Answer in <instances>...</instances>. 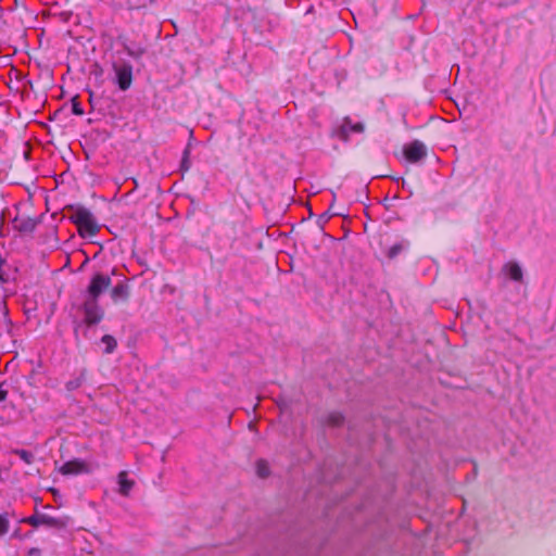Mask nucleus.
Instances as JSON below:
<instances>
[{"instance_id":"nucleus-1","label":"nucleus","mask_w":556,"mask_h":556,"mask_svg":"<svg viewBox=\"0 0 556 556\" xmlns=\"http://www.w3.org/2000/svg\"><path fill=\"white\" fill-rule=\"evenodd\" d=\"M73 220L78 228L79 235L84 238L93 237L99 230L96 218L87 208H78L73 215Z\"/></svg>"},{"instance_id":"nucleus-2","label":"nucleus","mask_w":556,"mask_h":556,"mask_svg":"<svg viewBox=\"0 0 556 556\" xmlns=\"http://www.w3.org/2000/svg\"><path fill=\"white\" fill-rule=\"evenodd\" d=\"M113 71L118 88L123 91L128 90L132 84V66L127 62L114 63Z\"/></svg>"},{"instance_id":"nucleus-3","label":"nucleus","mask_w":556,"mask_h":556,"mask_svg":"<svg viewBox=\"0 0 556 556\" xmlns=\"http://www.w3.org/2000/svg\"><path fill=\"white\" fill-rule=\"evenodd\" d=\"M111 285V278L103 274H97L88 287V298L98 300L99 295Z\"/></svg>"},{"instance_id":"nucleus-4","label":"nucleus","mask_w":556,"mask_h":556,"mask_svg":"<svg viewBox=\"0 0 556 556\" xmlns=\"http://www.w3.org/2000/svg\"><path fill=\"white\" fill-rule=\"evenodd\" d=\"M405 159L410 163H417L427 154L426 146L418 140L406 144L403 149Z\"/></svg>"},{"instance_id":"nucleus-5","label":"nucleus","mask_w":556,"mask_h":556,"mask_svg":"<svg viewBox=\"0 0 556 556\" xmlns=\"http://www.w3.org/2000/svg\"><path fill=\"white\" fill-rule=\"evenodd\" d=\"M85 319L89 325L98 324L102 317L103 312L98 305V300L88 298L84 304Z\"/></svg>"},{"instance_id":"nucleus-6","label":"nucleus","mask_w":556,"mask_h":556,"mask_svg":"<svg viewBox=\"0 0 556 556\" xmlns=\"http://www.w3.org/2000/svg\"><path fill=\"white\" fill-rule=\"evenodd\" d=\"M502 274L509 280L514 282H522L523 281V269L521 265L516 261H509L505 263L502 267Z\"/></svg>"},{"instance_id":"nucleus-7","label":"nucleus","mask_w":556,"mask_h":556,"mask_svg":"<svg viewBox=\"0 0 556 556\" xmlns=\"http://www.w3.org/2000/svg\"><path fill=\"white\" fill-rule=\"evenodd\" d=\"M89 471L90 469L87 463L80 459L68 460L60 467V472L65 476L87 473Z\"/></svg>"},{"instance_id":"nucleus-8","label":"nucleus","mask_w":556,"mask_h":556,"mask_svg":"<svg viewBox=\"0 0 556 556\" xmlns=\"http://www.w3.org/2000/svg\"><path fill=\"white\" fill-rule=\"evenodd\" d=\"M364 130V126L361 123H352L350 119H344L338 136L344 140L348 139L349 135L352 132H362Z\"/></svg>"},{"instance_id":"nucleus-9","label":"nucleus","mask_w":556,"mask_h":556,"mask_svg":"<svg viewBox=\"0 0 556 556\" xmlns=\"http://www.w3.org/2000/svg\"><path fill=\"white\" fill-rule=\"evenodd\" d=\"M118 492L124 495V496H127L130 492V490L132 489L135 482L132 480H129L127 478V472L126 471H121L118 473Z\"/></svg>"},{"instance_id":"nucleus-10","label":"nucleus","mask_w":556,"mask_h":556,"mask_svg":"<svg viewBox=\"0 0 556 556\" xmlns=\"http://www.w3.org/2000/svg\"><path fill=\"white\" fill-rule=\"evenodd\" d=\"M26 522L34 527H38L40 525H47V526H56L58 525L56 519H54L53 517L47 516V515L28 517L26 519Z\"/></svg>"},{"instance_id":"nucleus-11","label":"nucleus","mask_w":556,"mask_h":556,"mask_svg":"<svg viewBox=\"0 0 556 556\" xmlns=\"http://www.w3.org/2000/svg\"><path fill=\"white\" fill-rule=\"evenodd\" d=\"M409 247V242L407 240H401L400 242L391 245L387 251V256L392 260L400 255L402 252L406 251Z\"/></svg>"},{"instance_id":"nucleus-12","label":"nucleus","mask_w":556,"mask_h":556,"mask_svg":"<svg viewBox=\"0 0 556 556\" xmlns=\"http://www.w3.org/2000/svg\"><path fill=\"white\" fill-rule=\"evenodd\" d=\"M111 295H112V299L114 301H117V300H125L128 295V288L126 285L124 283H118L116 285L113 289H112V292H111Z\"/></svg>"},{"instance_id":"nucleus-13","label":"nucleus","mask_w":556,"mask_h":556,"mask_svg":"<svg viewBox=\"0 0 556 556\" xmlns=\"http://www.w3.org/2000/svg\"><path fill=\"white\" fill-rule=\"evenodd\" d=\"M125 51L129 56H131L135 60L140 59L144 53V49L136 45H125Z\"/></svg>"},{"instance_id":"nucleus-14","label":"nucleus","mask_w":556,"mask_h":556,"mask_svg":"<svg viewBox=\"0 0 556 556\" xmlns=\"http://www.w3.org/2000/svg\"><path fill=\"white\" fill-rule=\"evenodd\" d=\"M101 341L105 345V349H104L105 353H112L117 344L116 340L110 334L103 336Z\"/></svg>"},{"instance_id":"nucleus-15","label":"nucleus","mask_w":556,"mask_h":556,"mask_svg":"<svg viewBox=\"0 0 556 556\" xmlns=\"http://www.w3.org/2000/svg\"><path fill=\"white\" fill-rule=\"evenodd\" d=\"M256 471L261 478H265L269 475L268 464L265 460H258L256 464Z\"/></svg>"},{"instance_id":"nucleus-16","label":"nucleus","mask_w":556,"mask_h":556,"mask_svg":"<svg viewBox=\"0 0 556 556\" xmlns=\"http://www.w3.org/2000/svg\"><path fill=\"white\" fill-rule=\"evenodd\" d=\"M16 454L20 456L22 460H24L26 464H30L33 462V455L31 453L25 451V450H18L16 451Z\"/></svg>"},{"instance_id":"nucleus-17","label":"nucleus","mask_w":556,"mask_h":556,"mask_svg":"<svg viewBox=\"0 0 556 556\" xmlns=\"http://www.w3.org/2000/svg\"><path fill=\"white\" fill-rule=\"evenodd\" d=\"M72 112L75 114V115H83L84 114V110L81 108V104L77 101L76 98H74L72 100Z\"/></svg>"},{"instance_id":"nucleus-18","label":"nucleus","mask_w":556,"mask_h":556,"mask_svg":"<svg viewBox=\"0 0 556 556\" xmlns=\"http://www.w3.org/2000/svg\"><path fill=\"white\" fill-rule=\"evenodd\" d=\"M189 155H190V151L189 149H185L184 151V155H182V161H181V169L182 170H188L189 167H190V164H189Z\"/></svg>"},{"instance_id":"nucleus-19","label":"nucleus","mask_w":556,"mask_h":556,"mask_svg":"<svg viewBox=\"0 0 556 556\" xmlns=\"http://www.w3.org/2000/svg\"><path fill=\"white\" fill-rule=\"evenodd\" d=\"M8 529H9L8 519L4 516L0 515V535L7 533Z\"/></svg>"},{"instance_id":"nucleus-20","label":"nucleus","mask_w":556,"mask_h":556,"mask_svg":"<svg viewBox=\"0 0 556 556\" xmlns=\"http://www.w3.org/2000/svg\"><path fill=\"white\" fill-rule=\"evenodd\" d=\"M80 386V381L78 379L76 380H71L66 383V388L67 390L72 391V390H75L77 389L78 387Z\"/></svg>"},{"instance_id":"nucleus-21","label":"nucleus","mask_w":556,"mask_h":556,"mask_svg":"<svg viewBox=\"0 0 556 556\" xmlns=\"http://www.w3.org/2000/svg\"><path fill=\"white\" fill-rule=\"evenodd\" d=\"M8 392L0 387V402L7 399Z\"/></svg>"}]
</instances>
